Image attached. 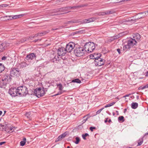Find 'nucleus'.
<instances>
[{
    "instance_id": "nucleus-26",
    "label": "nucleus",
    "mask_w": 148,
    "mask_h": 148,
    "mask_svg": "<svg viewBox=\"0 0 148 148\" xmlns=\"http://www.w3.org/2000/svg\"><path fill=\"white\" fill-rule=\"evenodd\" d=\"M123 35H124L123 33H120L119 34L113 37L114 40L116 39L119 38L120 37L122 36Z\"/></svg>"
},
{
    "instance_id": "nucleus-14",
    "label": "nucleus",
    "mask_w": 148,
    "mask_h": 148,
    "mask_svg": "<svg viewBox=\"0 0 148 148\" xmlns=\"http://www.w3.org/2000/svg\"><path fill=\"white\" fill-rule=\"evenodd\" d=\"M148 11H147L144 12H141L138 14L136 15L137 16V18H145L148 15Z\"/></svg>"
},
{
    "instance_id": "nucleus-18",
    "label": "nucleus",
    "mask_w": 148,
    "mask_h": 148,
    "mask_svg": "<svg viewBox=\"0 0 148 148\" xmlns=\"http://www.w3.org/2000/svg\"><path fill=\"white\" fill-rule=\"evenodd\" d=\"M100 54H101L98 53H95L94 54H91L90 55V58L91 59H95V60L96 58H97L98 56H99Z\"/></svg>"
},
{
    "instance_id": "nucleus-45",
    "label": "nucleus",
    "mask_w": 148,
    "mask_h": 148,
    "mask_svg": "<svg viewBox=\"0 0 148 148\" xmlns=\"http://www.w3.org/2000/svg\"><path fill=\"white\" fill-rule=\"evenodd\" d=\"M116 50L119 54H121V49H120L118 48Z\"/></svg>"
},
{
    "instance_id": "nucleus-44",
    "label": "nucleus",
    "mask_w": 148,
    "mask_h": 148,
    "mask_svg": "<svg viewBox=\"0 0 148 148\" xmlns=\"http://www.w3.org/2000/svg\"><path fill=\"white\" fill-rule=\"evenodd\" d=\"M0 6L2 7H6L8 6V5L7 4H2L0 5Z\"/></svg>"
},
{
    "instance_id": "nucleus-56",
    "label": "nucleus",
    "mask_w": 148,
    "mask_h": 148,
    "mask_svg": "<svg viewBox=\"0 0 148 148\" xmlns=\"http://www.w3.org/2000/svg\"><path fill=\"white\" fill-rule=\"evenodd\" d=\"M131 94L130 93V94H127V95H125L124 96V97H128L130 95H131Z\"/></svg>"
},
{
    "instance_id": "nucleus-55",
    "label": "nucleus",
    "mask_w": 148,
    "mask_h": 148,
    "mask_svg": "<svg viewBox=\"0 0 148 148\" xmlns=\"http://www.w3.org/2000/svg\"><path fill=\"white\" fill-rule=\"evenodd\" d=\"M108 118H106V119L104 121V122L105 123H107L108 121Z\"/></svg>"
},
{
    "instance_id": "nucleus-36",
    "label": "nucleus",
    "mask_w": 148,
    "mask_h": 148,
    "mask_svg": "<svg viewBox=\"0 0 148 148\" xmlns=\"http://www.w3.org/2000/svg\"><path fill=\"white\" fill-rule=\"evenodd\" d=\"M146 88H147V87H146V85H145V86H141L139 87L138 88V90H143Z\"/></svg>"
},
{
    "instance_id": "nucleus-17",
    "label": "nucleus",
    "mask_w": 148,
    "mask_h": 148,
    "mask_svg": "<svg viewBox=\"0 0 148 148\" xmlns=\"http://www.w3.org/2000/svg\"><path fill=\"white\" fill-rule=\"evenodd\" d=\"M114 12L113 10L108 11L105 12L99 13V16H104L106 14H110Z\"/></svg>"
},
{
    "instance_id": "nucleus-48",
    "label": "nucleus",
    "mask_w": 148,
    "mask_h": 148,
    "mask_svg": "<svg viewBox=\"0 0 148 148\" xmlns=\"http://www.w3.org/2000/svg\"><path fill=\"white\" fill-rule=\"evenodd\" d=\"M14 128H15L14 127L12 126V127H10L9 128V129L10 131H12L13 129ZM9 129V128H8V129Z\"/></svg>"
},
{
    "instance_id": "nucleus-59",
    "label": "nucleus",
    "mask_w": 148,
    "mask_h": 148,
    "mask_svg": "<svg viewBox=\"0 0 148 148\" xmlns=\"http://www.w3.org/2000/svg\"><path fill=\"white\" fill-rule=\"evenodd\" d=\"M33 36H29V38H30L31 39H33V38H34V37H33Z\"/></svg>"
},
{
    "instance_id": "nucleus-57",
    "label": "nucleus",
    "mask_w": 148,
    "mask_h": 148,
    "mask_svg": "<svg viewBox=\"0 0 148 148\" xmlns=\"http://www.w3.org/2000/svg\"><path fill=\"white\" fill-rule=\"evenodd\" d=\"M133 21V19H132L131 20H128L127 21V20H126V21H125V22H130V21Z\"/></svg>"
},
{
    "instance_id": "nucleus-52",
    "label": "nucleus",
    "mask_w": 148,
    "mask_h": 148,
    "mask_svg": "<svg viewBox=\"0 0 148 148\" xmlns=\"http://www.w3.org/2000/svg\"><path fill=\"white\" fill-rule=\"evenodd\" d=\"M115 102H113L111 103H110V106H112V105H114L115 103Z\"/></svg>"
},
{
    "instance_id": "nucleus-3",
    "label": "nucleus",
    "mask_w": 148,
    "mask_h": 148,
    "mask_svg": "<svg viewBox=\"0 0 148 148\" xmlns=\"http://www.w3.org/2000/svg\"><path fill=\"white\" fill-rule=\"evenodd\" d=\"M84 47L86 52L88 53L92 52L95 48V44L93 42H86Z\"/></svg>"
},
{
    "instance_id": "nucleus-12",
    "label": "nucleus",
    "mask_w": 148,
    "mask_h": 148,
    "mask_svg": "<svg viewBox=\"0 0 148 148\" xmlns=\"http://www.w3.org/2000/svg\"><path fill=\"white\" fill-rule=\"evenodd\" d=\"M58 54V56H63L65 55L66 51L65 48L64 47L59 48L57 50Z\"/></svg>"
},
{
    "instance_id": "nucleus-13",
    "label": "nucleus",
    "mask_w": 148,
    "mask_h": 148,
    "mask_svg": "<svg viewBox=\"0 0 148 148\" xmlns=\"http://www.w3.org/2000/svg\"><path fill=\"white\" fill-rule=\"evenodd\" d=\"M137 42L135 39H130L127 42V44L131 48L133 47L135 45H136Z\"/></svg>"
},
{
    "instance_id": "nucleus-50",
    "label": "nucleus",
    "mask_w": 148,
    "mask_h": 148,
    "mask_svg": "<svg viewBox=\"0 0 148 148\" xmlns=\"http://www.w3.org/2000/svg\"><path fill=\"white\" fill-rule=\"evenodd\" d=\"M39 36V34L38 33L35 34L34 36H33V37H36Z\"/></svg>"
},
{
    "instance_id": "nucleus-24",
    "label": "nucleus",
    "mask_w": 148,
    "mask_h": 148,
    "mask_svg": "<svg viewBox=\"0 0 148 148\" xmlns=\"http://www.w3.org/2000/svg\"><path fill=\"white\" fill-rule=\"evenodd\" d=\"M138 103L136 102H133L131 104V107L133 109H136L138 107Z\"/></svg>"
},
{
    "instance_id": "nucleus-29",
    "label": "nucleus",
    "mask_w": 148,
    "mask_h": 148,
    "mask_svg": "<svg viewBox=\"0 0 148 148\" xmlns=\"http://www.w3.org/2000/svg\"><path fill=\"white\" fill-rule=\"evenodd\" d=\"M144 136H143L142 138H141L139 139L138 140V144L137 145V146H140L142 145L143 142V138Z\"/></svg>"
},
{
    "instance_id": "nucleus-47",
    "label": "nucleus",
    "mask_w": 148,
    "mask_h": 148,
    "mask_svg": "<svg viewBox=\"0 0 148 148\" xmlns=\"http://www.w3.org/2000/svg\"><path fill=\"white\" fill-rule=\"evenodd\" d=\"M38 34H39V36H42L44 35V34L43 32H41V33H39Z\"/></svg>"
},
{
    "instance_id": "nucleus-23",
    "label": "nucleus",
    "mask_w": 148,
    "mask_h": 148,
    "mask_svg": "<svg viewBox=\"0 0 148 148\" xmlns=\"http://www.w3.org/2000/svg\"><path fill=\"white\" fill-rule=\"evenodd\" d=\"M133 38L135 39H136L137 41H139L140 40L141 37L140 35L138 33H137L134 34Z\"/></svg>"
},
{
    "instance_id": "nucleus-19",
    "label": "nucleus",
    "mask_w": 148,
    "mask_h": 148,
    "mask_svg": "<svg viewBox=\"0 0 148 148\" xmlns=\"http://www.w3.org/2000/svg\"><path fill=\"white\" fill-rule=\"evenodd\" d=\"M23 15V14H19V15H16L14 16H6L4 17H12V18H18L22 17Z\"/></svg>"
},
{
    "instance_id": "nucleus-46",
    "label": "nucleus",
    "mask_w": 148,
    "mask_h": 148,
    "mask_svg": "<svg viewBox=\"0 0 148 148\" xmlns=\"http://www.w3.org/2000/svg\"><path fill=\"white\" fill-rule=\"evenodd\" d=\"M65 55H63V56H62V58L63 60H65L66 59V58L64 56Z\"/></svg>"
},
{
    "instance_id": "nucleus-28",
    "label": "nucleus",
    "mask_w": 148,
    "mask_h": 148,
    "mask_svg": "<svg viewBox=\"0 0 148 148\" xmlns=\"http://www.w3.org/2000/svg\"><path fill=\"white\" fill-rule=\"evenodd\" d=\"M8 126L6 124H5L4 127H3L2 128L3 130H4L6 132L8 133H10V131H8Z\"/></svg>"
},
{
    "instance_id": "nucleus-60",
    "label": "nucleus",
    "mask_w": 148,
    "mask_h": 148,
    "mask_svg": "<svg viewBox=\"0 0 148 148\" xmlns=\"http://www.w3.org/2000/svg\"><path fill=\"white\" fill-rule=\"evenodd\" d=\"M26 138L25 137H24L23 139V141H24L25 142H26Z\"/></svg>"
},
{
    "instance_id": "nucleus-7",
    "label": "nucleus",
    "mask_w": 148,
    "mask_h": 148,
    "mask_svg": "<svg viewBox=\"0 0 148 148\" xmlns=\"http://www.w3.org/2000/svg\"><path fill=\"white\" fill-rule=\"evenodd\" d=\"M40 90L41 91V88L40 87L34 89L33 91L34 95L38 98L42 97L44 95V92L42 91L43 92L42 93H41Z\"/></svg>"
},
{
    "instance_id": "nucleus-38",
    "label": "nucleus",
    "mask_w": 148,
    "mask_h": 148,
    "mask_svg": "<svg viewBox=\"0 0 148 148\" xmlns=\"http://www.w3.org/2000/svg\"><path fill=\"white\" fill-rule=\"evenodd\" d=\"M64 91H63V92L62 91H59L56 94L54 95V96H57V95H61V94H62Z\"/></svg>"
},
{
    "instance_id": "nucleus-20",
    "label": "nucleus",
    "mask_w": 148,
    "mask_h": 148,
    "mask_svg": "<svg viewBox=\"0 0 148 148\" xmlns=\"http://www.w3.org/2000/svg\"><path fill=\"white\" fill-rule=\"evenodd\" d=\"M96 19H84L82 21V23H86L95 21Z\"/></svg>"
},
{
    "instance_id": "nucleus-64",
    "label": "nucleus",
    "mask_w": 148,
    "mask_h": 148,
    "mask_svg": "<svg viewBox=\"0 0 148 148\" xmlns=\"http://www.w3.org/2000/svg\"><path fill=\"white\" fill-rule=\"evenodd\" d=\"M39 40V39H36L34 40V42H36L38 41V40Z\"/></svg>"
},
{
    "instance_id": "nucleus-11",
    "label": "nucleus",
    "mask_w": 148,
    "mask_h": 148,
    "mask_svg": "<svg viewBox=\"0 0 148 148\" xmlns=\"http://www.w3.org/2000/svg\"><path fill=\"white\" fill-rule=\"evenodd\" d=\"M10 45V43L5 42L0 44V53L4 51Z\"/></svg>"
},
{
    "instance_id": "nucleus-58",
    "label": "nucleus",
    "mask_w": 148,
    "mask_h": 148,
    "mask_svg": "<svg viewBox=\"0 0 148 148\" xmlns=\"http://www.w3.org/2000/svg\"><path fill=\"white\" fill-rule=\"evenodd\" d=\"M75 22H74V21H68V23H75Z\"/></svg>"
},
{
    "instance_id": "nucleus-15",
    "label": "nucleus",
    "mask_w": 148,
    "mask_h": 148,
    "mask_svg": "<svg viewBox=\"0 0 148 148\" xmlns=\"http://www.w3.org/2000/svg\"><path fill=\"white\" fill-rule=\"evenodd\" d=\"M68 133V132H66L61 134L57 138L55 141L56 142L62 140L65 137L67 134Z\"/></svg>"
},
{
    "instance_id": "nucleus-35",
    "label": "nucleus",
    "mask_w": 148,
    "mask_h": 148,
    "mask_svg": "<svg viewBox=\"0 0 148 148\" xmlns=\"http://www.w3.org/2000/svg\"><path fill=\"white\" fill-rule=\"evenodd\" d=\"M31 114V113L30 112H27L25 114V116L27 117V118L28 119H29L30 117Z\"/></svg>"
},
{
    "instance_id": "nucleus-6",
    "label": "nucleus",
    "mask_w": 148,
    "mask_h": 148,
    "mask_svg": "<svg viewBox=\"0 0 148 148\" xmlns=\"http://www.w3.org/2000/svg\"><path fill=\"white\" fill-rule=\"evenodd\" d=\"M101 56V54H100L94 61V63L96 66H101L104 64V62L103 61L104 60L100 58Z\"/></svg>"
},
{
    "instance_id": "nucleus-42",
    "label": "nucleus",
    "mask_w": 148,
    "mask_h": 148,
    "mask_svg": "<svg viewBox=\"0 0 148 148\" xmlns=\"http://www.w3.org/2000/svg\"><path fill=\"white\" fill-rule=\"evenodd\" d=\"M96 129V127H90V129L91 132L93 131V129Z\"/></svg>"
},
{
    "instance_id": "nucleus-8",
    "label": "nucleus",
    "mask_w": 148,
    "mask_h": 148,
    "mask_svg": "<svg viewBox=\"0 0 148 148\" xmlns=\"http://www.w3.org/2000/svg\"><path fill=\"white\" fill-rule=\"evenodd\" d=\"M75 47V44L73 42H70L66 44L65 48L66 52H71Z\"/></svg>"
},
{
    "instance_id": "nucleus-21",
    "label": "nucleus",
    "mask_w": 148,
    "mask_h": 148,
    "mask_svg": "<svg viewBox=\"0 0 148 148\" xmlns=\"http://www.w3.org/2000/svg\"><path fill=\"white\" fill-rule=\"evenodd\" d=\"M77 83L80 84L81 83V80L78 78H76L75 79L72 80L71 82L69 83H68L67 84V86H69V83Z\"/></svg>"
},
{
    "instance_id": "nucleus-49",
    "label": "nucleus",
    "mask_w": 148,
    "mask_h": 148,
    "mask_svg": "<svg viewBox=\"0 0 148 148\" xmlns=\"http://www.w3.org/2000/svg\"><path fill=\"white\" fill-rule=\"evenodd\" d=\"M110 106V104H106L104 107V108H107L109 107Z\"/></svg>"
},
{
    "instance_id": "nucleus-22",
    "label": "nucleus",
    "mask_w": 148,
    "mask_h": 148,
    "mask_svg": "<svg viewBox=\"0 0 148 148\" xmlns=\"http://www.w3.org/2000/svg\"><path fill=\"white\" fill-rule=\"evenodd\" d=\"M131 48L129 45L127 44V45H124L123 47V50L124 51L126 52L127 51H129L130 49Z\"/></svg>"
},
{
    "instance_id": "nucleus-9",
    "label": "nucleus",
    "mask_w": 148,
    "mask_h": 148,
    "mask_svg": "<svg viewBox=\"0 0 148 148\" xmlns=\"http://www.w3.org/2000/svg\"><path fill=\"white\" fill-rule=\"evenodd\" d=\"M17 88L15 87H11L9 90V93L12 97L18 96V92H17Z\"/></svg>"
},
{
    "instance_id": "nucleus-62",
    "label": "nucleus",
    "mask_w": 148,
    "mask_h": 148,
    "mask_svg": "<svg viewBox=\"0 0 148 148\" xmlns=\"http://www.w3.org/2000/svg\"><path fill=\"white\" fill-rule=\"evenodd\" d=\"M0 126L3 127H4L5 125H3L2 124H0Z\"/></svg>"
},
{
    "instance_id": "nucleus-53",
    "label": "nucleus",
    "mask_w": 148,
    "mask_h": 148,
    "mask_svg": "<svg viewBox=\"0 0 148 148\" xmlns=\"http://www.w3.org/2000/svg\"><path fill=\"white\" fill-rule=\"evenodd\" d=\"M43 32L44 34V35L48 33V32H47V31H45Z\"/></svg>"
},
{
    "instance_id": "nucleus-25",
    "label": "nucleus",
    "mask_w": 148,
    "mask_h": 148,
    "mask_svg": "<svg viewBox=\"0 0 148 148\" xmlns=\"http://www.w3.org/2000/svg\"><path fill=\"white\" fill-rule=\"evenodd\" d=\"M5 69L4 64L2 63H0V73L2 72Z\"/></svg>"
},
{
    "instance_id": "nucleus-16",
    "label": "nucleus",
    "mask_w": 148,
    "mask_h": 148,
    "mask_svg": "<svg viewBox=\"0 0 148 148\" xmlns=\"http://www.w3.org/2000/svg\"><path fill=\"white\" fill-rule=\"evenodd\" d=\"M36 58V54L34 53H32L28 54L26 56L25 59L28 60L29 59L32 60L34 58Z\"/></svg>"
},
{
    "instance_id": "nucleus-39",
    "label": "nucleus",
    "mask_w": 148,
    "mask_h": 148,
    "mask_svg": "<svg viewBox=\"0 0 148 148\" xmlns=\"http://www.w3.org/2000/svg\"><path fill=\"white\" fill-rule=\"evenodd\" d=\"M104 108H101V109H99V110H98L96 112V114H99L101 112V111L102 110H103Z\"/></svg>"
},
{
    "instance_id": "nucleus-37",
    "label": "nucleus",
    "mask_w": 148,
    "mask_h": 148,
    "mask_svg": "<svg viewBox=\"0 0 148 148\" xmlns=\"http://www.w3.org/2000/svg\"><path fill=\"white\" fill-rule=\"evenodd\" d=\"M25 142L22 141L20 142V145L22 146H23L25 145Z\"/></svg>"
},
{
    "instance_id": "nucleus-54",
    "label": "nucleus",
    "mask_w": 148,
    "mask_h": 148,
    "mask_svg": "<svg viewBox=\"0 0 148 148\" xmlns=\"http://www.w3.org/2000/svg\"><path fill=\"white\" fill-rule=\"evenodd\" d=\"M5 143V142H0V145H1L3 144H4Z\"/></svg>"
},
{
    "instance_id": "nucleus-63",
    "label": "nucleus",
    "mask_w": 148,
    "mask_h": 148,
    "mask_svg": "<svg viewBox=\"0 0 148 148\" xmlns=\"http://www.w3.org/2000/svg\"><path fill=\"white\" fill-rule=\"evenodd\" d=\"M127 109L126 108H125L124 109V112L125 113L126 111H127Z\"/></svg>"
},
{
    "instance_id": "nucleus-1",
    "label": "nucleus",
    "mask_w": 148,
    "mask_h": 148,
    "mask_svg": "<svg viewBox=\"0 0 148 148\" xmlns=\"http://www.w3.org/2000/svg\"><path fill=\"white\" fill-rule=\"evenodd\" d=\"M84 6V5H81L73 6H69L66 7H63L59 8H57L53 10L51 14V16L62 14L67 13L70 12L68 10L71 9H76L79 8Z\"/></svg>"
},
{
    "instance_id": "nucleus-27",
    "label": "nucleus",
    "mask_w": 148,
    "mask_h": 148,
    "mask_svg": "<svg viewBox=\"0 0 148 148\" xmlns=\"http://www.w3.org/2000/svg\"><path fill=\"white\" fill-rule=\"evenodd\" d=\"M20 65V66L22 68L28 66V64L24 62H21Z\"/></svg>"
},
{
    "instance_id": "nucleus-30",
    "label": "nucleus",
    "mask_w": 148,
    "mask_h": 148,
    "mask_svg": "<svg viewBox=\"0 0 148 148\" xmlns=\"http://www.w3.org/2000/svg\"><path fill=\"white\" fill-rule=\"evenodd\" d=\"M88 115H89V114H87V115H86V116H85L83 117V118H84V119L85 118H86V119H84L82 120V123H85L86 121L88 120V119L89 118V117L88 116Z\"/></svg>"
},
{
    "instance_id": "nucleus-41",
    "label": "nucleus",
    "mask_w": 148,
    "mask_h": 148,
    "mask_svg": "<svg viewBox=\"0 0 148 148\" xmlns=\"http://www.w3.org/2000/svg\"><path fill=\"white\" fill-rule=\"evenodd\" d=\"M8 58V57L7 56H3L2 57L1 60H6Z\"/></svg>"
},
{
    "instance_id": "nucleus-51",
    "label": "nucleus",
    "mask_w": 148,
    "mask_h": 148,
    "mask_svg": "<svg viewBox=\"0 0 148 148\" xmlns=\"http://www.w3.org/2000/svg\"><path fill=\"white\" fill-rule=\"evenodd\" d=\"M115 102H113L111 103H110V106H112V105H114L115 103Z\"/></svg>"
},
{
    "instance_id": "nucleus-33",
    "label": "nucleus",
    "mask_w": 148,
    "mask_h": 148,
    "mask_svg": "<svg viewBox=\"0 0 148 148\" xmlns=\"http://www.w3.org/2000/svg\"><path fill=\"white\" fill-rule=\"evenodd\" d=\"M88 136H89V134L87 133H86L84 134H83L82 135V138L84 140H86V137Z\"/></svg>"
},
{
    "instance_id": "nucleus-34",
    "label": "nucleus",
    "mask_w": 148,
    "mask_h": 148,
    "mask_svg": "<svg viewBox=\"0 0 148 148\" xmlns=\"http://www.w3.org/2000/svg\"><path fill=\"white\" fill-rule=\"evenodd\" d=\"M75 140L76 141L74 143L76 144H78L80 141V138L79 137H76L75 138Z\"/></svg>"
},
{
    "instance_id": "nucleus-40",
    "label": "nucleus",
    "mask_w": 148,
    "mask_h": 148,
    "mask_svg": "<svg viewBox=\"0 0 148 148\" xmlns=\"http://www.w3.org/2000/svg\"><path fill=\"white\" fill-rule=\"evenodd\" d=\"M40 92H41V93H42L43 92L42 91H44V95L45 94V88H44V87H42V88H41V91L40 90Z\"/></svg>"
},
{
    "instance_id": "nucleus-2",
    "label": "nucleus",
    "mask_w": 148,
    "mask_h": 148,
    "mask_svg": "<svg viewBox=\"0 0 148 148\" xmlns=\"http://www.w3.org/2000/svg\"><path fill=\"white\" fill-rule=\"evenodd\" d=\"M12 77L10 75L5 74L2 78L1 81L0 82V87L2 88L11 80Z\"/></svg>"
},
{
    "instance_id": "nucleus-61",
    "label": "nucleus",
    "mask_w": 148,
    "mask_h": 148,
    "mask_svg": "<svg viewBox=\"0 0 148 148\" xmlns=\"http://www.w3.org/2000/svg\"><path fill=\"white\" fill-rule=\"evenodd\" d=\"M83 31H78V32L80 34H81L83 33Z\"/></svg>"
},
{
    "instance_id": "nucleus-5",
    "label": "nucleus",
    "mask_w": 148,
    "mask_h": 148,
    "mask_svg": "<svg viewBox=\"0 0 148 148\" xmlns=\"http://www.w3.org/2000/svg\"><path fill=\"white\" fill-rule=\"evenodd\" d=\"M85 52L84 48L80 47H76L74 50V53L75 56L79 57L84 55Z\"/></svg>"
},
{
    "instance_id": "nucleus-43",
    "label": "nucleus",
    "mask_w": 148,
    "mask_h": 148,
    "mask_svg": "<svg viewBox=\"0 0 148 148\" xmlns=\"http://www.w3.org/2000/svg\"><path fill=\"white\" fill-rule=\"evenodd\" d=\"M29 39V38H25L21 40V42H25V41H27V40H28Z\"/></svg>"
},
{
    "instance_id": "nucleus-31",
    "label": "nucleus",
    "mask_w": 148,
    "mask_h": 148,
    "mask_svg": "<svg viewBox=\"0 0 148 148\" xmlns=\"http://www.w3.org/2000/svg\"><path fill=\"white\" fill-rule=\"evenodd\" d=\"M118 121H121L123 122L125 121L124 117L123 116H120L118 118Z\"/></svg>"
},
{
    "instance_id": "nucleus-32",
    "label": "nucleus",
    "mask_w": 148,
    "mask_h": 148,
    "mask_svg": "<svg viewBox=\"0 0 148 148\" xmlns=\"http://www.w3.org/2000/svg\"><path fill=\"white\" fill-rule=\"evenodd\" d=\"M57 86L58 87L59 86V90H62L63 88V87L62 85L60 83L59 84H57Z\"/></svg>"
},
{
    "instance_id": "nucleus-4",
    "label": "nucleus",
    "mask_w": 148,
    "mask_h": 148,
    "mask_svg": "<svg viewBox=\"0 0 148 148\" xmlns=\"http://www.w3.org/2000/svg\"><path fill=\"white\" fill-rule=\"evenodd\" d=\"M18 96L21 97L25 96L28 94V90L26 86H23L17 87Z\"/></svg>"
},
{
    "instance_id": "nucleus-10",
    "label": "nucleus",
    "mask_w": 148,
    "mask_h": 148,
    "mask_svg": "<svg viewBox=\"0 0 148 148\" xmlns=\"http://www.w3.org/2000/svg\"><path fill=\"white\" fill-rule=\"evenodd\" d=\"M19 74V71L18 69L15 68H12L10 72V75L12 77L15 76H18Z\"/></svg>"
}]
</instances>
